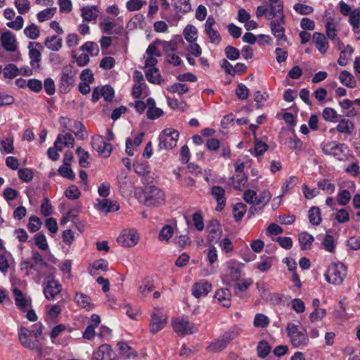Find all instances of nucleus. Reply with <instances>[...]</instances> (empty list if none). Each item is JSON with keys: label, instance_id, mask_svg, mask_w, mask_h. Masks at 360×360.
<instances>
[{"label": "nucleus", "instance_id": "24", "mask_svg": "<svg viewBox=\"0 0 360 360\" xmlns=\"http://www.w3.org/2000/svg\"><path fill=\"white\" fill-rule=\"evenodd\" d=\"M271 198V194L268 190H264L259 195H257V199L255 206H252L250 212L253 213L257 210V208L262 210L269 202Z\"/></svg>", "mask_w": 360, "mask_h": 360}, {"label": "nucleus", "instance_id": "12", "mask_svg": "<svg viewBox=\"0 0 360 360\" xmlns=\"http://www.w3.org/2000/svg\"><path fill=\"white\" fill-rule=\"evenodd\" d=\"M167 323V317L160 309H155L151 314L150 330L152 333H157L161 330Z\"/></svg>", "mask_w": 360, "mask_h": 360}, {"label": "nucleus", "instance_id": "64", "mask_svg": "<svg viewBox=\"0 0 360 360\" xmlns=\"http://www.w3.org/2000/svg\"><path fill=\"white\" fill-rule=\"evenodd\" d=\"M81 193L75 185H71L65 191V195L70 200H77L80 197Z\"/></svg>", "mask_w": 360, "mask_h": 360}, {"label": "nucleus", "instance_id": "62", "mask_svg": "<svg viewBox=\"0 0 360 360\" xmlns=\"http://www.w3.org/2000/svg\"><path fill=\"white\" fill-rule=\"evenodd\" d=\"M206 34L208 36L211 43L219 44L221 41L220 34L215 28H212L205 30Z\"/></svg>", "mask_w": 360, "mask_h": 360}, {"label": "nucleus", "instance_id": "22", "mask_svg": "<svg viewBox=\"0 0 360 360\" xmlns=\"http://www.w3.org/2000/svg\"><path fill=\"white\" fill-rule=\"evenodd\" d=\"M114 353L110 346L107 344L101 345L93 354L94 360H113Z\"/></svg>", "mask_w": 360, "mask_h": 360}, {"label": "nucleus", "instance_id": "2", "mask_svg": "<svg viewBox=\"0 0 360 360\" xmlns=\"http://www.w3.org/2000/svg\"><path fill=\"white\" fill-rule=\"evenodd\" d=\"M139 200L146 206H158L165 202V193L155 186H148L136 193Z\"/></svg>", "mask_w": 360, "mask_h": 360}, {"label": "nucleus", "instance_id": "21", "mask_svg": "<svg viewBox=\"0 0 360 360\" xmlns=\"http://www.w3.org/2000/svg\"><path fill=\"white\" fill-rule=\"evenodd\" d=\"M139 239L137 233L130 231L120 236L117 241L124 247H132L137 244Z\"/></svg>", "mask_w": 360, "mask_h": 360}, {"label": "nucleus", "instance_id": "1", "mask_svg": "<svg viewBox=\"0 0 360 360\" xmlns=\"http://www.w3.org/2000/svg\"><path fill=\"white\" fill-rule=\"evenodd\" d=\"M42 324L39 323L34 326L32 330L21 326L18 330V339L21 345L27 349L35 351L39 357L44 356L42 343L41 339L42 334Z\"/></svg>", "mask_w": 360, "mask_h": 360}, {"label": "nucleus", "instance_id": "51", "mask_svg": "<svg viewBox=\"0 0 360 360\" xmlns=\"http://www.w3.org/2000/svg\"><path fill=\"white\" fill-rule=\"evenodd\" d=\"M24 34L30 39H36L39 37L40 31L38 26L32 23L25 28Z\"/></svg>", "mask_w": 360, "mask_h": 360}, {"label": "nucleus", "instance_id": "13", "mask_svg": "<svg viewBox=\"0 0 360 360\" xmlns=\"http://www.w3.org/2000/svg\"><path fill=\"white\" fill-rule=\"evenodd\" d=\"M91 146L100 155L104 158L110 156L112 149V145L105 142L103 137L99 135L91 138Z\"/></svg>", "mask_w": 360, "mask_h": 360}, {"label": "nucleus", "instance_id": "45", "mask_svg": "<svg viewBox=\"0 0 360 360\" xmlns=\"http://www.w3.org/2000/svg\"><path fill=\"white\" fill-rule=\"evenodd\" d=\"M76 153L79 157V165L81 167H88L89 163L88 159L89 154L87 151H85L82 147H78L76 149Z\"/></svg>", "mask_w": 360, "mask_h": 360}, {"label": "nucleus", "instance_id": "52", "mask_svg": "<svg viewBox=\"0 0 360 360\" xmlns=\"http://www.w3.org/2000/svg\"><path fill=\"white\" fill-rule=\"evenodd\" d=\"M247 207L242 202H238L233 208V215L236 221H240L246 212Z\"/></svg>", "mask_w": 360, "mask_h": 360}, {"label": "nucleus", "instance_id": "4", "mask_svg": "<svg viewBox=\"0 0 360 360\" xmlns=\"http://www.w3.org/2000/svg\"><path fill=\"white\" fill-rule=\"evenodd\" d=\"M239 334V329L233 327L226 331L219 338L212 341L206 348L207 351L212 353L219 352L224 350L228 344L234 340Z\"/></svg>", "mask_w": 360, "mask_h": 360}, {"label": "nucleus", "instance_id": "3", "mask_svg": "<svg viewBox=\"0 0 360 360\" xmlns=\"http://www.w3.org/2000/svg\"><path fill=\"white\" fill-rule=\"evenodd\" d=\"M243 264L231 259L226 262L224 271L221 276L222 281L229 286H232L241 276Z\"/></svg>", "mask_w": 360, "mask_h": 360}, {"label": "nucleus", "instance_id": "58", "mask_svg": "<svg viewBox=\"0 0 360 360\" xmlns=\"http://www.w3.org/2000/svg\"><path fill=\"white\" fill-rule=\"evenodd\" d=\"M18 177L24 182H30L33 179V172L30 168H21L18 171Z\"/></svg>", "mask_w": 360, "mask_h": 360}, {"label": "nucleus", "instance_id": "25", "mask_svg": "<svg viewBox=\"0 0 360 360\" xmlns=\"http://www.w3.org/2000/svg\"><path fill=\"white\" fill-rule=\"evenodd\" d=\"M97 209L101 212L108 213L116 212L120 209L117 202H113L110 199L97 200Z\"/></svg>", "mask_w": 360, "mask_h": 360}, {"label": "nucleus", "instance_id": "37", "mask_svg": "<svg viewBox=\"0 0 360 360\" xmlns=\"http://www.w3.org/2000/svg\"><path fill=\"white\" fill-rule=\"evenodd\" d=\"M232 185L236 190H242L246 186L248 177L244 174H238L231 177Z\"/></svg>", "mask_w": 360, "mask_h": 360}, {"label": "nucleus", "instance_id": "11", "mask_svg": "<svg viewBox=\"0 0 360 360\" xmlns=\"http://www.w3.org/2000/svg\"><path fill=\"white\" fill-rule=\"evenodd\" d=\"M43 292L45 297L49 300H53L56 296L62 290V286L58 281L54 279L53 274L46 277Z\"/></svg>", "mask_w": 360, "mask_h": 360}, {"label": "nucleus", "instance_id": "36", "mask_svg": "<svg viewBox=\"0 0 360 360\" xmlns=\"http://www.w3.org/2000/svg\"><path fill=\"white\" fill-rule=\"evenodd\" d=\"M338 132L350 135L354 129V124L349 120L342 119L336 127Z\"/></svg>", "mask_w": 360, "mask_h": 360}, {"label": "nucleus", "instance_id": "16", "mask_svg": "<svg viewBox=\"0 0 360 360\" xmlns=\"http://www.w3.org/2000/svg\"><path fill=\"white\" fill-rule=\"evenodd\" d=\"M33 45H35L37 47L41 48V45L39 42H30L28 49H29V57L30 58V65L32 69H40V62L41 58V52L32 47Z\"/></svg>", "mask_w": 360, "mask_h": 360}, {"label": "nucleus", "instance_id": "32", "mask_svg": "<svg viewBox=\"0 0 360 360\" xmlns=\"http://www.w3.org/2000/svg\"><path fill=\"white\" fill-rule=\"evenodd\" d=\"M268 7V16L267 20H274L275 17L279 18L283 13V3H278L277 4H269Z\"/></svg>", "mask_w": 360, "mask_h": 360}, {"label": "nucleus", "instance_id": "27", "mask_svg": "<svg viewBox=\"0 0 360 360\" xmlns=\"http://www.w3.org/2000/svg\"><path fill=\"white\" fill-rule=\"evenodd\" d=\"M99 10L96 6H84L81 8V15L84 20L94 21L98 16Z\"/></svg>", "mask_w": 360, "mask_h": 360}, {"label": "nucleus", "instance_id": "9", "mask_svg": "<svg viewBox=\"0 0 360 360\" xmlns=\"http://www.w3.org/2000/svg\"><path fill=\"white\" fill-rule=\"evenodd\" d=\"M179 134L176 130L166 129L159 136L158 146L160 149L170 150L174 148L178 141Z\"/></svg>", "mask_w": 360, "mask_h": 360}, {"label": "nucleus", "instance_id": "41", "mask_svg": "<svg viewBox=\"0 0 360 360\" xmlns=\"http://www.w3.org/2000/svg\"><path fill=\"white\" fill-rule=\"evenodd\" d=\"M146 77L150 83L158 84H160L161 75L158 68L146 70Z\"/></svg>", "mask_w": 360, "mask_h": 360}, {"label": "nucleus", "instance_id": "18", "mask_svg": "<svg viewBox=\"0 0 360 360\" xmlns=\"http://www.w3.org/2000/svg\"><path fill=\"white\" fill-rule=\"evenodd\" d=\"M212 284L205 280H200L199 282L195 283L192 288V294L199 298L202 296L207 295L212 290Z\"/></svg>", "mask_w": 360, "mask_h": 360}, {"label": "nucleus", "instance_id": "17", "mask_svg": "<svg viewBox=\"0 0 360 360\" xmlns=\"http://www.w3.org/2000/svg\"><path fill=\"white\" fill-rule=\"evenodd\" d=\"M99 27L103 33L108 34H115L120 35L123 31L122 26H117L116 23L107 17L99 23Z\"/></svg>", "mask_w": 360, "mask_h": 360}, {"label": "nucleus", "instance_id": "14", "mask_svg": "<svg viewBox=\"0 0 360 360\" xmlns=\"http://www.w3.org/2000/svg\"><path fill=\"white\" fill-rule=\"evenodd\" d=\"M347 147L345 144L338 143L335 141L328 142L322 147L323 153L326 155L334 156L338 160H341V156L345 153Z\"/></svg>", "mask_w": 360, "mask_h": 360}, {"label": "nucleus", "instance_id": "33", "mask_svg": "<svg viewBox=\"0 0 360 360\" xmlns=\"http://www.w3.org/2000/svg\"><path fill=\"white\" fill-rule=\"evenodd\" d=\"M340 82L349 88H354L356 82L354 76L347 70H342L339 76Z\"/></svg>", "mask_w": 360, "mask_h": 360}, {"label": "nucleus", "instance_id": "49", "mask_svg": "<svg viewBox=\"0 0 360 360\" xmlns=\"http://www.w3.org/2000/svg\"><path fill=\"white\" fill-rule=\"evenodd\" d=\"M269 148V146L259 140L257 139V136H255V149H254V152L252 153V155H255V156H259V155H262L265 151H266Z\"/></svg>", "mask_w": 360, "mask_h": 360}, {"label": "nucleus", "instance_id": "8", "mask_svg": "<svg viewBox=\"0 0 360 360\" xmlns=\"http://www.w3.org/2000/svg\"><path fill=\"white\" fill-rule=\"evenodd\" d=\"M285 23V15L282 14L279 18L271 20L269 25L272 34L276 39V44L283 46L287 41L283 25Z\"/></svg>", "mask_w": 360, "mask_h": 360}, {"label": "nucleus", "instance_id": "55", "mask_svg": "<svg viewBox=\"0 0 360 360\" xmlns=\"http://www.w3.org/2000/svg\"><path fill=\"white\" fill-rule=\"evenodd\" d=\"M336 198L339 205L345 206L351 200V193L348 190H342L338 193Z\"/></svg>", "mask_w": 360, "mask_h": 360}, {"label": "nucleus", "instance_id": "38", "mask_svg": "<svg viewBox=\"0 0 360 360\" xmlns=\"http://www.w3.org/2000/svg\"><path fill=\"white\" fill-rule=\"evenodd\" d=\"M309 222L314 226H318L321 222V210L319 207L314 206L309 210Z\"/></svg>", "mask_w": 360, "mask_h": 360}, {"label": "nucleus", "instance_id": "28", "mask_svg": "<svg viewBox=\"0 0 360 360\" xmlns=\"http://www.w3.org/2000/svg\"><path fill=\"white\" fill-rule=\"evenodd\" d=\"M13 294L15 304L18 308L25 310L29 307L30 301L24 296L22 292L20 289L14 288L13 289Z\"/></svg>", "mask_w": 360, "mask_h": 360}, {"label": "nucleus", "instance_id": "57", "mask_svg": "<svg viewBox=\"0 0 360 360\" xmlns=\"http://www.w3.org/2000/svg\"><path fill=\"white\" fill-rule=\"evenodd\" d=\"M326 30L327 37L331 40L335 39L337 36V30L333 18L328 19L326 24Z\"/></svg>", "mask_w": 360, "mask_h": 360}, {"label": "nucleus", "instance_id": "39", "mask_svg": "<svg viewBox=\"0 0 360 360\" xmlns=\"http://www.w3.org/2000/svg\"><path fill=\"white\" fill-rule=\"evenodd\" d=\"M183 34L185 39L188 42H195L197 39L198 30L195 26L192 25H188L184 30Z\"/></svg>", "mask_w": 360, "mask_h": 360}, {"label": "nucleus", "instance_id": "43", "mask_svg": "<svg viewBox=\"0 0 360 360\" xmlns=\"http://www.w3.org/2000/svg\"><path fill=\"white\" fill-rule=\"evenodd\" d=\"M172 2L178 12L186 13L191 11V5L189 0H172Z\"/></svg>", "mask_w": 360, "mask_h": 360}, {"label": "nucleus", "instance_id": "50", "mask_svg": "<svg viewBox=\"0 0 360 360\" xmlns=\"http://www.w3.org/2000/svg\"><path fill=\"white\" fill-rule=\"evenodd\" d=\"M322 117L326 121L328 122H338V115L337 114V112L332 108H325L322 112Z\"/></svg>", "mask_w": 360, "mask_h": 360}, {"label": "nucleus", "instance_id": "56", "mask_svg": "<svg viewBox=\"0 0 360 360\" xmlns=\"http://www.w3.org/2000/svg\"><path fill=\"white\" fill-rule=\"evenodd\" d=\"M42 224L41 219L36 216H31L29 219L27 229L32 233L37 232Z\"/></svg>", "mask_w": 360, "mask_h": 360}, {"label": "nucleus", "instance_id": "48", "mask_svg": "<svg viewBox=\"0 0 360 360\" xmlns=\"http://www.w3.org/2000/svg\"><path fill=\"white\" fill-rule=\"evenodd\" d=\"M117 346L119 347L122 354L125 356L127 358L136 356V353L127 342H120L117 343Z\"/></svg>", "mask_w": 360, "mask_h": 360}, {"label": "nucleus", "instance_id": "60", "mask_svg": "<svg viewBox=\"0 0 360 360\" xmlns=\"http://www.w3.org/2000/svg\"><path fill=\"white\" fill-rule=\"evenodd\" d=\"M173 233V228L170 225H165L160 231L159 240L167 241L172 238Z\"/></svg>", "mask_w": 360, "mask_h": 360}, {"label": "nucleus", "instance_id": "30", "mask_svg": "<svg viewBox=\"0 0 360 360\" xmlns=\"http://www.w3.org/2000/svg\"><path fill=\"white\" fill-rule=\"evenodd\" d=\"M75 301L81 308L86 309V310H91L93 309L94 305L91 303V300L86 294L76 292Z\"/></svg>", "mask_w": 360, "mask_h": 360}, {"label": "nucleus", "instance_id": "34", "mask_svg": "<svg viewBox=\"0 0 360 360\" xmlns=\"http://www.w3.org/2000/svg\"><path fill=\"white\" fill-rule=\"evenodd\" d=\"M298 240L302 250H309L314 240V237L307 232L300 233Z\"/></svg>", "mask_w": 360, "mask_h": 360}, {"label": "nucleus", "instance_id": "35", "mask_svg": "<svg viewBox=\"0 0 360 360\" xmlns=\"http://www.w3.org/2000/svg\"><path fill=\"white\" fill-rule=\"evenodd\" d=\"M45 46L53 51H58L62 46V39L57 36L47 37L44 41Z\"/></svg>", "mask_w": 360, "mask_h": 360}, {"label": "nucleus", "instance_id": "29", "mask_svg": "<svg viewBox=\"0 0 360 360\" xmlns=\"http://www.w3.org/2000/svg\"><path fill=\"white\" fill-rule=\"evenodd\" d=\"M69 131H72L80 140H84L87 138L88 134L84 124L77 120H72V124Z\"/></svg>", "mask_w": 360, "mask_h": 360}, {"label": "nucleus", "instance_id": "15", "mask_svg": "<svg viewBox=\"0 0 360 360\" xmlns=\"http://www.w3.org/2000/svg\"><path fill=\"white\" fill-rule=\"evenodd\" d=\"M1 43L2 47L8 52H15L18 49V42L15 35L11 31L7 30L1 35Z\"/></svg>", "mask_w": 360, "mask_h": 360}, {"label": "nucleus", "instance_id": "40", "mask_svg": "<svg viewBox=\"0 0 360 360\" xmlns=\"http://www.w3.org/2000/svg\"><path fill=\"white\" fill-rule=\"evenodd\" d=\"M57 143H63L65 147L73 148L75 144V139L72 135L70 133L65 135L58 134L56 140V145Z\"/></svg>", "mask_w": 360, "mask_h": 360}, {"label": "nucleus", "instance_id": "46", "mask_svg": "<svg viewBox=\"0 0 360 360\" xmlns=\"http://www.w3.org/2000/svg\"><path fill=\"white\" fill-rule=\"evenodd\" d=\"M79 49L82 51H86L91 56H97L99 53L98 46L94 41H86Z\"/></svg>", "mask_w": 360, "mask_h": 360}, {"label": "nucleus", "instance_id": "53", "mask_svg": "<svg viewBox=\"0 0 360 360\" xmlns=\"http://www.w3.org/2000/svg\"><path fill=\"white\" fill-rule=\"evenodd\" d=\"M14 5L18 12L21 14H25L30 10V3L29 0H15Z\"/></svg>", "mask_w": 360, "mask_h": 360}, {"label": "nucleus", "instance_id": "44", "mask_svg": "<svg viewBox=\"0 0 360 360\" xmlns=\"http://www.w3.org/2000/svg\"><path fill=\"white\" fill-rule=\"evenodd\" d=\"M349 15V22L352 26L353 30H358L360 25V8L352 11Z\"/></svg>", "mask_w": 360, "mask_h": 360}, {"label": "nucleus", "instance_id": "42", "mask_svg": "<svg viewBox=\"0 0 360 360\" xmlns=\"http://www.w3.org/2000/svg\"><path fill=\"white\" fill-rule=\"evenodd\" d=\"M20 75V70L18 68V67L13 64L10 63L5 66V68L3 70V75L4 78L6 79H13L16 76Z\"/></svg>", "mask_w": 360, "mask_h": 360}, {"label": "nucleus", "instance_id": "10", "mask_svg": "<svg viewBox=\"0 0 360 360\" xmlns=\"http://www.w3.org/2000/svg\"><path fill=\"white\" fill-rule=\"evenodd\" d=\"M172 328L178 335L181 337L198 331L195 326L190 322L186 317H181L172 321Z\"/></svg>", "mask_w": 360, "mask_h": 360}, {"label": "nucleus", "instance_id": "31", "mask_svg": "<svg viewBox=\"0 0 360 360\" xmlns=\"http://www.w3.org/2000/svg\"><path fill=\"white\" fill-rule=\"evenodd\" d=\"M231 294L228 288L219 289L214 294V298L224 307H229L231 305Z\"/></svg>", "mask_w": 360, "mask_h": 360}, {"label": "nucleus", "instance_id": "23", "mask_svg": "<svg viewBox=\"0 0 360 360\" xmlns=\"http://www.w3.org/2000/svg\"><path fill=\"white\" fill-rule=\"evenodd\" d=\"M211 194L217 202L216 210L221 211L226 205L225 190L221 186H214L212 188Z\"/></svg>", "mask_w": 360, "mask_h": 360}, {"label": "nucleus", "instance_id": "59", "mask_svg": "<svg viewBox=\"0 0 360 360\" xmlns=\"http://www.w3.org/2000/svg\"><path fill=\"white\" fill-rule=\"evenodd\" d=\"M269 324V318L263 314H257L254 319V326L257 328H265Z\"/></svg>", "mask_w": 360, "mask_h": 360}, {"label": "nucleus", "instance_id": "54", "mask_svg": "<svg viewBox=\"0 0 360 360\" xmlns=\"http://www.w3.org/2000/svg\"><path fill=\"white\" fill-rule=\"evenodd\" d=\"M56 8L44 9L37 13V19L39 22H44L51 19L56 13Z\"/></svg>", "mask_w": 360, "mask_h": 360}, {"label": "nucleus", "instance_id": "5", "mask_svg": "<svg viewBox=\"0 0 360 360\" xmlns=\"http://www.w3.org/2000/svg\"><path fill=\"white\" fill-rule=\"evenodd\" d=\"M286 331L292 345L295 347H304L308 345L309 338L305 329L300 328L292 323H289L286 326Z\"/></svg>", "mask_w": 360, "mask_h": 360}, {"label": "nucleus", "instance_id": "47", "mask_svg": "<svg viewBox=\"0 0 360 360\" xmlns=\"http://www.w3.org/2000/svg\"><path fill=\"white\" fill-rule=\"evenodd\" d=\"M271 346L269 344L264 341H260L257 347V354L260 358L266 357L271 352Z\"/></svg>", "mask_w": 360, "mask_h": 360}, {"label": "nucleus", "instance_id": "7", "mask_svg": "<svg viewBox=\"0 0 360 360\" xmlns=\"http://www.w3.org/2000/svg\"><path fill=\"white\" fill-rule=\"evenodd\" d=\"M347 275V269L344 264L341 262L333 263L328 269L325 275L328 283L340 285Z\"/></svg>", "mask_w": 360, "mask_h": 360}, {"label": "nucleus", "instance_id": "63", "mask_svg": "<svg viewBox=\"0 0 360 360\" xmlns=\"http://www.w3.org/2000/svg\"><path fill=\"white\" fill-rule=\"evenodd\" d=\"M326 315V311L325 309H317L310 313L309 319L311 322L315 323L316 321H321Z\"/></svg>", "mask_w": 360, "mask_h": 360}, {"label": "nucleus", "instance_id": "26", "mask_svg": "<svg viewBox=\"0 0 360 360\" xmlns=\"http://www.w3.org/2000/svg\"><path fill=\"white\" fill-rule=\"evenodd\" d=\"M312 41L321 53H324L327 51L328 49V43L323 34L317 32H314Z\"/></svg>", "mask_w": 360, "mask_h": 360}, {"label": "nucleus", "instance_id": "20", "mask_svg": "<svg viewBox=\"0 0 360 360\" xmlns=\"http://www.w3.org/2000/svg\"><path fill=\"white\" fill-rule=\"evenodd\" d=\"M101 323V317L96 314L91 316L90 321L83 333V338L86 340H91L95 336V328Z\"/></svg>", "mask_w": 360, "mask_h": 360}, {"label": "nucleus", "instance_id": "61", "mask_svg": "<svg viewBox=\"0 0 360 360\" xmlns=\"http://www.w3.org/2000/svg\"><path fill=\"white\" fill-rule=\"evenodd\" d=\"M58 172L63 177L68 179L74 180L75 178V174L70 166L63 165L58 168Z\"/></svg>", "mask_w": 360, "mask_h": 360}, {"label": "nucleus", "instance_id": "6", "mask_svg": "<svg viewBox=\"0 0 360 360\" xmlns=\"http://www.w3.org/2000/svg\"><path fill=\"white\" fill-rule=\"evenodd\" d=\"M77 70L71 65H65L61 71L59 79V89L66 94L70 91L75 83Z\"/></svg>", "mask_w": 360, "mask_h": 360}, {"label": "nucleus", "instance_id": "19", "mask_svg": "<svg viewBox=\"0 0 360 360\" xmlns=\"http://www.w3.org/2000/svg\"><path fill=\"white\" fill-rule=\"evenodd\" d=\"M208 232V240L211 243L216 242L220 238L222 230L219 222L217 219H212L207 226Z\"/></svg>", "mask_w": 360, "mask_h": 360}]
</instances>
